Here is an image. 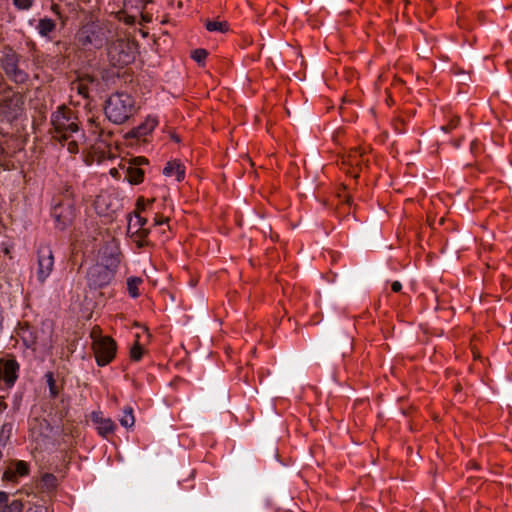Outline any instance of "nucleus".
I'll return each mask as SVG.
<instances>
[{
	"mask_svg": "<svg viewBox=\"0 0 512 512\" xmlns=\"http://www.w3.org/2000/svg\"><path fill=\"white\" fill-rule=\"evenodd\" d=\"M157 126V121L154 118H147L146 121L138 127L130 131V135L134 138H142L148 135Z\"/></svg>",
	"mask_w": 512,
	"mask_h": 512,
	"instance_id": "nucleus-16",
	"label": "nucleus"
},
{
	"mask_svg": "<svg viewBox=\"0 0 512 512\" xmlns=\"http://www.w3.org/2000/svg\"><path fill=\"white\" fill-rule=\"evenodd\" d=\"M45 377L47 379V384L49 387L50 395H51V397L55 398L58 395V391H57L56 382L54 380L53 374L51 372H48L45 375Z\"/></svg>",
	"mask_w": 512,
	"mask_h": 512,
	"instance_id": "nucleus-27",
	"label": "nucleus"
},
{
	"mask_svg": "<svg viewBox=\"0 0 512 512\" xmlns=\"http://www.w3.org/2000/svg\"><path fill=\"white\" fill-rule=\"evenodd\" d=\"M119 263L120 252L115 244H107L100 250V262L98 264L104 265L115 273Z\"/></svg>",
	"mask_w": 512,
	"mask_h": 512,
	"instance_id": "nucleus-11",
	"label": "nucleus"
},
{
	"mask_svg": "<svg viewBox=\"0 0 512 512\" xmlns=\"http://www.w3.org/2000/svg\"><path fill=\"white\" fill-rule=\"evenodd\" d=\"M147 223V219L140 216L139 212L135 213L134 219L130 218L127 233L133 237L134 235L141 237H147L149 230L145 229L144 226Z\"/></svg>",
	"mask_w": 512,
	"mask_h": 512,
	"instance_id": "nucleus-15",
	"label": "nucleus"
},
{
	"mask_svg": "<svg viewBox=\"0 0 512 512\" xmlns=\"http://www.w3.org/2000/svg\"><path fill=\"white\" fill-rule=\"evenodd\" d=\"M7 405L5 402L0 400V413L6 409Z\"/></svg>",
	"mask_w": 512,
	"mask_h": 512,
	"instance_id": "nucleus-40",
	"label": "nucleus"
},
{
	"mask_svg": "<svg viewBox=\"0 0 512 512\" xmlns=\"http://www.w3.org/2000/svg\"><path fill=\"white\" fill-rule=\"evenodd\" d=\"M116 342L109 336H99L93 341V350L99 366L110 363L116 354Z\"/></svg>",
	"mask_w": 512,
	"mask_h": 512,
	"instance_id": "nucleus-4",
	"label": "nucleus"
},
{
	"mask_svg": "<svg viewBox=\"0 0 512 512\" xmlns=\"http://www.w3.org/2000/svg\"><path fill=\"white\" fill-rule=\"evenodd\" d=\"M23 101L19 94H13L3 99L1 104L2 113L9 120L16 119L22 110Z\"/></svg>",
	"mask_w": 512,
	"mask_h": 512,
	"instance_id": "nucleus-12",
	"label": "nucleus"
},
{
	"mask_svg": "<svg viewBox=\"0 0 512 512\" xmlns=\"http://www.w3.org/2000/svg\"><path fill=\"white\" fill-rule=\"evenodd\" d=\"M143 201L144 199L143 198H139L137 200V210L140 211V210H144V204H143Z\"/></svg>",
	"mask_w": 512,
	"mask_h": 512,
	"instance_id": "nucleus-38",
	"label": "nucleus"
},
{
	"mask_svg": "<svg viewBox=\"0 0 512 512\" xmlns=\"http://www.w3.org/2000/svg\"><path fill=\"white\" fill-rule=\"evenodd\" d=\"M19 56L9 50L1 59V66L6 75L15 83L22 84L28 80V74L18 67Z\"/></svg>",
	"mask_w": 512,
	"mask_h": 512,
	"instance_id": "nucleus-6",
	"label": "nucleus"
},
{
	"mask_svg": "<svg viewBox=\"0 0 512 512\" xmlns=\"http://www.w3.org/2000/svg\"><path fill=\"white\" fill-rule=\"evenodd\" d=\"M393 292H399L402 289V285L399 281H394L391 285Z\"/></svg>",
	"mask_w": 512,
	"mask_h": 512,
	"instance_id": "nucleus-36",
	"label": "nucleus"
},
{
	"mask_svg": "<svg viewBox=\"0 0 512 512\" xmlns=\"http://www.w3.org/2000/svg\"><path fill=\"white\" fill-rule=\"evenodd\" d=\"M51 123L54 129L53 137L59 142L68 140L79 132L74 113L65 106L59 107L58 110L52 114Z\"/></svg>",
	"mask_w": 512,
	"mask_h": 512,
	"instance_id": "nucleus-3",
	"label": "nucleus"
},
{
	"mask_svg": "<svg viewBox=\"0 0 512 512\" xmlns=\"http://www.w3.org/2000/svg\"><path fill=\"white\" fill-rule=\"evenodd\" d=\"M207 56L208 52L201 48L195 49L191 54V57L199 64H203Z\"/></svg>",
	"mask_w": 512,
	"mask_h": 512,
	"instance_id": "nucleus-28",
	"label": "nucleus"
},
{
	"mask_svg": "<svg viewBox=\"0 0 512 512\" xmlns=\"http://www.w3.org/2000/svg\"><path fill=\"white\" fill-rule=\"evenodd\" d=\"M171 138L175 141V142H179L180 139L177 135H172Z\"/></svg>",
	"mask_w": 512,
	"mask_h": 512,
	"instance_id": "nucleus-41",
	"label": "nucleus"
},
{
	"mask_svg": "<svg viewBox=\"0 0 512 512\" xmlns=\"http://www.w3.org/2000/svg\"><path fill=\"white\" fill-rule=\"evenodd\" d=\"M135 241V243L139 246V247H143L145 245H148V241L146 240L147 237H141L140 236H136L134 235L132 237Z\"/></svg>",
	"mask_w": 512,
	"mask_h": 512,
	"instance_id": "nucleus-34",
	"label": "nucleus"
},
{
	"mask_svg": "<svg viewBox=\"0 0 512 512\" xmlns=\"http://www.w3.org/2000/svg\"><path fill=\"white\" fill-rule=\"evenodd\" d=\"M13 430L12 423H4L0 430V446H5Z\"/></svg>",
	"mask_w": 512,
	"mask_h": 512,
	"instance_id": "nucleus-23",
	"label": "nucleus"
},
{
	"mask_svg": "<svg viewBox=\"0 0 512 512\" xmlns=\"http://www.w3.org/2000/svg\"><path fill=\"white\" fill-rule=\"evenodd\" d=\"M57 8H58V6H57V5H53V6H52V10H53V11H55V12L57 11Z\"/></svg>",
	"mask_w": 512,
	"mask_h": 512,
	"instance_id": "nucleus-43",
	"label": "nucleus"
},
{
	"mask_svg": "<svg viewBox=\"0 0 512 512\" xmlns=\"http://www.w3.org/2000/svg\"><path fill=\"white\" fill-rule=\"evenodd\" d=\"M76 38L82 46L101 48L113 38V33L108 23L89 22L79 29Z\"/></svg>",
	"mask_w": 512,
	"mask_h": 512,
	"instance_id": "nucleus-1",
	"label": "nucleus"
},
{
	"mask_svg": "<svg viewBox=\"0 0 512 512\" xmlns=\"http://www.w3.org/2000/svg\"><path fill=\"white\" fill-rule=\"evenodd\" d=\"M76 89L79 94L83 95L84 97H87L88 95V88L83 85L82 83L76 84Z\"/></svg>",
	"mask_w": 512,
	"mask_h": 512,
	"instance_id": "nucleus-35",
	"label": "nucleus"
},
{
	"mask_svg": "<svg viewBox=\"0 0 512 512\" xmlns=\"http://www.w3.org/2000/svg\"><path fill=\"white\" fill-rule=\"evenodd\" d=\"M29 466L24 461L13 462L3 473V480L16 482L18 477L27 475Z\"/></svg>",
	"mask_w": 512,
	"mask_h": 512,
	"instance_id": "nucleus-14",
	"label": "nucleus"
},
{
	"mask_svg": "<svg viewBox=\"0 0 512 512\" xmlns=\"http://www.w3.org/2000/svg\"><path fill=\"white\" fill-rule=\"evenodd\" d=\"M134 45L125 40H118L108 48V54L114 65H127L135 58Z\"/></svg>",
	"mask_w": 512,
	"mask_h": 512,
	"instance_id": "nucleus-5",
	"label": "nucleus"
},
{
	"mask_svg": "<svg viewBox=\"0 0 512 512\" xmlns=\"http://www.w3.org/2000/svg\"><path fill=\"white\" fill-rule=\"evenodd\" d=\"M120 424L125 428H131L134 426L135 418L133 415V409L131 407H125L123 410V415L119 419Z\"/></svg>",
	"mask_w": 512,
	"mask_h": 512,
	"instance_id": "nucleus-20",
	"label": "nucleus"
},
{
	"mask_svg": "<svg viewBox=\"0 0 512 512\" xmlns=\"http://www.w3.org/2000/svg\"><path fill=\"white\" fill-rule=\"evenodd\" d=\"M67 142V150L71 153V154H76L78 153L79 151V147H78V140L75 139V138H70L68 140H65Z\"/></svg>",
	"mask_w": 512,
	"mask_h": 512,
	"instance_id": "nucleus-30",
	"label": "nucleus"
},
{
	"mask_svg": "<svg viewBox=\"0 0 512 512\" xmlns=\"http://www.w3.org/2000/svg\"><path fill=\"white\" fill-rule=\"evenodd\" d=\"M144 164H148V160L144 157H135L121 164V169L125 172V179L131 184L141 183L144 177V170L141 166Z\"/></svg>",
	"mask_w": 512,
	"mask_h": 512,
	"instance_id": "nucleus-10",
	"label": "nucleus"
},
{
	"mask_svg": "<svg viewBox=\"0 0 512 512\" xmlns=\"http://www.w3.org/2000/svg\"><path fill=\"white\" fill-rule=\"evenodd\" d=\"M110 172H111V174H112L113 176H115V175H116V173H117V170H116V169H111V171H110Z\"/></svg>",
	"mask_w": 512,
	"mask_h": 512,
	"instance_id": "nucleus-42",
	"label": "nucleus"
},
{
	"mask_svg": "<svg viewBox=\"0 0 512 512\" xmlns=\"http://www.w3.org/2000/svg\"><path fill=\"white\" fill-rule=\"evenodd\" d=\"M96 422L98 423V432L102 436H107L108 434L112 433L116 427L115 423L109 418H101L96 420Z\"/></svg>",
	"mask_w": 512,
	"mask_h": 512,
	"instance_id": "nucleus-19",
	"label": "nucleus"
},
{
	"mask_svg": "<svg viewBox=\"0 0 512 512\" xmlns=\"http://www.w3.org/2000/svg\"><path fill=\"white\" fill-rule=\"evenodd\" d=\"M167 219L162 217V216H156L155 219H154V224L155 225H161L163 224Z\"/></svg>",
	"mask_w": 512,
	"mask_h": 512,
	"instance_id": "nucleus-37",
	"label": "nucleus"
},
{
	"mask_svg": "<svg viewBox=\"0 0 512 512\" xmlns=\"http://www.w3.org/2000/svg\"><path fill=\"white\" fill-rule=\"evenodd\" d=\"M117 17L120 21H123L127 25H132L135 22V17L126 14L124 11H120L117 13Z\"/></svg>",
	"mask_w": 512,
	"mask_h": 512,
	"instance_id": "nucleus-31",
	"label": "nucleus"
},
{
	"mask_svg": "<svg viewBox=\"0 0 512 512\" xmlns=\"http://www.w3.org/2000/svg\"><path fill=\"white\" fill-rule=\"evenodd\" d=\"M23 504L20 500L14 499L9 502L0 512H21Z\"/></svg>",
	"mask_w": 512,
	"mask_h": 512,
	"instance_id": "nucleus-26",
	"label": "nucleus"
},
{
	"mask_svg": "<svg viewBox=\"0 0 512 512\" xmlns=\"http://www.w3.org/2000/svg\"><path fill=\"white\" fill-rule=\"evenodd\" d=\"M9 503L8 494L0 492V511Z\"/></svg>",
	"mask_w": 512,
	"mask_h": 512,
	"instance_id": "nucleus-33",
	"label": "nucleus"
},
{
	"mask_svg": "<svg viewBox=\"0 0 512 512\" xmlns=\"http://www.w3.org/2000/svg\"><path fill=\"white\" fill-rule=\"evenodd\" d=\"M115 273L104 265L95 264L87 273V282L90 288L100 289L107 286L114 278Z\"/></svg>",
	"mask_w": 512,
	"mask_h": 512,
	"instance_id": "nucleus-7",
	"label": "nucleus"
},
{
	"mask_svg": "<svg viewBox=\"0 0 512 512\" xmlns=\"http://www.w3.org/2000/svg\"><path fill=\"white\" fill-rule=\"evenodd\" d=\"M205 26H206V29L211 32H214V31L226 32V31H228V23L225 21H222V22L221 21H207Z\"/></svg>",
	"mask_w": 512,
	"mask_h": 512,
	"instance_id": "nucleus-22",
	"label": "nucleus"
},
{
	"mask_svg": "<svg viewBox=\"0 0 512 512\" xmlns=\"http://www.w3.org/2000/svg\"><path fill=\"white\" fill-rule=\"evenodd\" d=\"M163 174L168 177L175 175L176 180L180 182L184 179L185 169L179 162L171 161L164 167Z\"/></svg>",
	"mask_w": 512,
	"mask_h": 512,
	"instance_id": "nucleus-17",
	"label": "nucleus"
},
{
	"mask_svg": "<svg viewBox=\"0 0 512 512\" xmlns=\"http://www.w3.org/2000/svg\"><path fill=\"white\" fill-rule=\"evenodd\" d=\"M34 0H13V5L18 10H28L32 7Z\"/></svg>",
	"mask_w": 512,
	"mask_h": 512,
	"instance_id": "nucleus-29",
	"label": "nucleus"
},
{
	"mask_svg": "<svg viewBox=\"0 0 512 512\" xmlns=\"http://www.w3.org/2000/svg\"><path fill=\"white\" fill-rule=\"evenodd\" d=\"M143 354V348L139 344V335L136 336V341L130 349V358L134 361H139Z\"/></svg>",
	"mask_w": 512,
	"mask_h": 512,
	"instance_id": "nucleus-24",
	"label": "nucleus"
},
{
	"mask_svg": "<svg viewBox=\"0 0 512 512\" xmlns=\"http://www.w3.org/2000/svg\"><path fill=\"white\" fill-rule=\"evenodd\" d=\"M41 482H42V486L45 489L51 490L56 487L57 478L53 474L47 473V474L43 475Z\"/></svg>",
	"mask_w": 512,
	"mask_h": 512,
	"instance_id": "nucleus-25",
	"label": "nucleus"
},
{
	"mask_svg": "<svg viewBox=\"0 0 512 512\" xmlns=\"http://www.w3.org/2000/svg\"><path fill=\"white\" fill-rule=\"evenodd\" d=\"M459 122H460L459 117L455 116V117H453V118L450 120V122H449L447 125H443V126L441 127V129H442L444 132H450V131H452L453 129H455V128L458 126Z\"/></svg>",
	"mask_w": 512,
	"mask_h": 512,
	"instance_id": "nucleus-32",
	"label": "nucleus"
},
{
	"mask_svg": "<svg viewBox=\"0 0 512 512\" xmlns=\"http://www.w3.org/2000/svg\"><path fill=\"white\" fill-rule=\"evenodd\" d=\"M55 29V22L49 18L40 19L37 24V30L41 36H48Z\"/></svg>",
	"mask_w": 512,
	"mask_h": 512,
	"instance_id": "nucleus-18",
	"label": "nucleus"
},
{
	"mask_svg": "<svg viewBox=\"0 0 512 512\" xmlns=\"http://www.w3.org/2000/svg\"><path fill=\"white\" fill-rule=\"evenodd\" d=\"M34 512H48V509L46 507L40 506V507H36Z\"/></svg>",
	"mask_w": 512,
	"mask_h": 512,
	"instance_id": "nucleus-39",
	"label": "nucleus"
},
{
	"mask_svg": "<svg viewBox=\"0 0 512 512\" xmlns=\"http://www.w3.org/2000/svg\"><path fill=\"white\" fill-rule=\"evenodd\" d=\"M38 269H37V278L43 283L50 273L52 272L54 265V257L52 250L47 245H42L38 248Z\"/></svg>",
	"mask_w": 512,
	"mask_h": 512,
	"instance_id": "nucleus-9",
	"label": "nucleus"
},
{
	"mask_svg": "<svg viewBox=\"0 0 512 512\" xmlns=\"http://www.w3.org/2000/svg\"><path fill=\"white\" fill-rule=\"evenodd\" d=\"M52 217L58 229H65L75 218L73 204L70 201H65L55 205L52 209Z\"/></svg>",
	"mask_w": 512,
	"mask_h": 512,
	"instance_id": "nucleus-8",
	"label": "nucleus"
},
{
	"mask_svg": "<svg viewBox=\"0 0 512 512\" xmlns=\"http://www.w3.org/2000/svg\"><path fill=\"white\" fill-rule=\"evenodd\" d=\"M142 283V279L138 277H130L127 279V289L131 297L139 296L138 285Z\"/></svg>",
	"mask_w": 512,
	"mask_h": 512,
	"instance_id": "nucleus-21",
	"label": "nucleus"
},
{
	"mask_svg": "<svg viewBox=\"0 0 512 512\" xmlns=\"http://www.w3.org/2000/svg\"><path fill=\"white\" fill-rule=\"evenodd\" d=\"M19 365L14 359H0V380H3L8 387L13 386L18 377Z\"/></svg>",
	"mask_w": 512,
	"mask_h": 512,
	"instance_id": "nucleus-13",
	"label": "nucleus"
},
{
	"mask_svg": "<svg viewBox=\"0 0 512 512\" xmlns=\"http://www.w3.org/2000/svg\"><path fill=\"white\" fill-rule=\"evenodd\" d=\"M134 109L133 98L127 93L118 92L106 101L105 114L111 122L122 124L132 116Z\"/></svg>",
	"mask_w": 512,
	"mask_h": 512,
	"instance_id": "nucleus-2",
	"label": "nucleus"
}]
</instances>
